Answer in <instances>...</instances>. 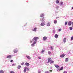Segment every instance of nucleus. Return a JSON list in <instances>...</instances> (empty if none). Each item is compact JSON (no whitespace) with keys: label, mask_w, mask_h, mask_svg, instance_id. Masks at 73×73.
Returning a JSON list of instances; mask_svg holds the SVG:
<instances>
[{"label":"nucleus","mask_w":73,"mask_h":73,"mask_svg":"<svg viewBox=\"0 0 73 73\" xmlns=\"http://www.w3.org/2000/svg\"><path fill=\"white\" fill-rule=\"evenodd\" d=\"M17 52H18V50H17V49H15L14 50V53H17Z\"/></svg>","instance_id":"0eeeda50"},{"label":"nucleus","mask_w":73,"mask_h":73,"mask_svg":"<svg viewBox=\"0 0 73 73\" xmlns=\"http://www.w3.org/2000/svg\"><path fill=\"white\" fill-rule=\"evenodd\" d=\"M44 52H45V50H42L40 52V53L41 54H43Z\"/></svg>","instance_id":"2eb2a0df"},{"label":"nucleus","mask_w":73,"mask_h":73,"mask_svg":"<svg viewBox=\"0 0 73 73\" xmlns=\"http://www.w3.org/2000/svg\"><path fill=\"white\" fill-rule=\"evenodd\" d=\"M69 29L70 30V31H72V29H73L72 28V27H69Z\"/></svg>","instance_id":"cd10ccee"},{"label":"nucleus","mask_w":73,"mask_h":73,"mask_svg":"<svg viewBox=\"0 0 73 73\" xmlns=\"http://www.w3.org/2000/svg\"><path fill=\"white\" fill-rule=\"evenodd\" d=\"M11 55H9L7 56V58H11Z\"/></svg>","instance_id":"f3484780"},{"label":"nucleus","mask_w":73,"mask_h":73,"mask_svg":"<svg viewBox=\"0 0 73 73\" xmlns=\"http://www.w3.org/2000/svg\"><path fill=\"white\" fill-rule=\"evenodd\" d=\"M60 5H63V2H61L60 3Z\"/></svg>","instance_id":"393cba45"},{"label":"nucleus","mask_w":73,"mask_h":73,"mask_svg":"<svg viewBox=\"0 0 73 73\" xmlns=\"http://www.w3.org/2000/svg\"><path fill=\"white\" fill-rule=\"evenodd\" d=\"M10 62H13V60H11L10 61Z\"/></svg>","instance_id":"ea45409f"},{"label":"nucleus","mask_w":73,"mask_h":73,"mask_svg":"<svg viewBox=\"0 0 73 73\" xmlns=\"http://www.w3.org/2000/svg\"><path fill=\"white\" fill-rule=\"evenodd\" d=\"M54 37H55V38H58V35H57V34H56L54 36Z\"/></svg>","instance_id":"412c9836"},{"label":"nucleus","mask_w":73,"mask_h":73,"mask_svg":"<svg viewBox=\"0 0 73 73\" xmlns=\"http://www.w3.org/2000/svg\"><path fill=\"white\" fill-rule=\"evenodd\" d=\"M45 20V18H43L42 19H40V21H42V22H43V21H44V22H45V21H44V20Z\"/></svg>","instance_id":"6e6552de"},{"label":"nucleus","mask_w":73,"mask_h":73,"mask_svg":"<svg viewBox=\"0 0 73 73\" xmlns=\"http://www.w3.org/2000/svg\"><path fill=\"white\" fill-rule=\"evenodd\" d=\"M44 22H42L40 24V25L41 26H44V25H45V23H44Z\"/></svg>","instance_id":"423d86ee"},{"label":"nucleus","mask_w":73,"mask_h":73,"mask_svg":"<svg viewBox=\"0 0 73 73\" xmlns=\"http://www.w3.org/2000/svg\"><path fill=\"white\" fill-rule=\"evenodd\" d=\"M63 73H67V72L66 71H64L63 72Z\"/></svg>","instance_id":"58836bf2"},{"label":"nucleus","mask_w":73,"mask_h":73,"mask_svg":"<svg viewBox=\"0 0 73 73\" xmlns=\"http://www.w3.org/2000/svg\"><path fill=\"white\" fill-rule=\"evenodd\" d=\"M53 62H54V61L53 60H51L50 62V64H52V63H53Z\"/></svg>","instance_id":"5701e85b"},{"label":"nucleus","mask_w":73,"mask_h":73,"mask_svg":"<svg viewBox=\"0 0 73 73\" xmlns=\"http://www.w3.org/2000/svg\"><path fill=\"white\" fill-rule=\"evenodd\" d=\"M66 38H64L63 39V42H64V44H65V43L66 42Z\"/></svg>","instance_id":"9b49d317"},{"label":"nucleus","mask_w":73,"mask_h":73,"mask_svg":"<svg viewBox=\"0 0 73 73\" xmlns=\"http://www.w3.org/2000/svg\"><path fill=\"white\" fill-rule=\"evenodd\" d=\"M24 64V63H22L21 64V65H23Z\"/></svg>","instance_id":"72a5a7b5"},{"label":"nucleus","mask_w":73,"mask_h":73,"mask_svg":"<svg viewBox=\"0 0 73 73\" xmlns=\"http://www.w3.org/2000/svg\"><path fill=\"white\" fill-rule=\"evenodd\" d=\"M38 59H39V60H40V59H41V57H38Z\"/></svg>","instance_id":"c9c22d12"},{"label":"nucleus","mask_w":73,"mask_h":73,"mask_svg":"<svg viewBox=\"0 0 73 73\" xmlns=\"http://www.w3.org/2000/svg\"><path fill=\"white\" fill-rule=\"evenodd\" d=\"M16 65V63H14L13 64H12V66H15V65Z\"/></svg>","instance_id":"a878e982"},{"label":"nucleus","mask_w":73,"mask_h":73,"mask_svg":"<svg viewBox=\"0 0 73 73\" xmlns=\"http://www.w3.org/2000/svg\"><path fill=\"white\" fill-rule=\"evenodd\" d=\"M45 73H49V72L48 71H46L45 72Z\"/></svg>","instance_id":"473e14b6"},{"label":"nucleus","mask_w":73,"mask_h":73,"mask_svg":"<svg viewBox=\"0 0 73 73\" xmlns=\"http://www.w3.org/2000/svg\"><path fill=\"white\" fill-rule=\"evenodd\" d=\"M59 8V6H57V7H56V9H57V8Z\"/></svg>","instance_id":"4c0bfd02"},{"label":"nucleus","mask_w":73,"mask_h":73,"mask_svg":"<svg viewBox=\"0 0 73 73\" xmlns=\"http://www.w3.org/2000/svg\"><path fill=\"white\" fill-rule=\"evenodd\" d=\"M32 31L34 32H36L37 31V28L35 27L34 28V29L32 30Z\"/></svg>","instance_id":"39448f33"},{"label":"nucleus","mask_w":73,"mask_h":73,"mask_svg":"<svg viewBox=\"0 0 73 73\" xmlns=\"http://www.w3.org/2000/svg\"><path fill=\"white\" fill-rule=\"evenodd\" d=\"M38 38H39L37 37H35L34 38L32 39L33 43L31 44V46L33 47V46H35V44H36L37 42V39Z\"/></svg>","instance_id":"f257e3e1"},{"label":"nucleus","mask_w":73,"mask_h":73,"mask_svg":"<svg viewBox=\"0 0 73 73\" xmlns=\"http://www.w3.org/2000/svg\"><path fill=\"white\" fill-rule=\"evenodd\" d=\"M48 54H49L50 55V54H51V52H50V51H48Z\"/></svg>","instance_id":"c756f323"},{"label":"nucleus","mask_w":73,"mask_h":73,"mask_svg":"<svg viewBox=\"0 0 73 73\" xmlns=\"http://www.w3.org/2000/svg\"><path fill=\"white\" fill-rule=\"evenodd\" d=\"M44 16V13H42L40 15V16L41 17H43Z\"/></svg>","instance_id":"a211bd4d"},{"label":"nucleus","mask_w":73,"mask_h":73,"mask_svg":"<svg viewBox=\"0 0 73 73\" xmlns=\"http://www.w3.org/2000/svg\"><path fill=\"white\" fill-rule=\"evenodd\" d=\"M30 43H32V41L31 40L30 41Z\"/></svg>","instance_id":"37998d69"},{"label":"nucleus","mask_w":73,"mask_h":73,"mask_svg":"<svg viewBox=\"0 0 73 73\" xmlns=\"http://www.w3.org/2000/svg\"><path fill=\"white\" fill-rule=\"evenodd\" d=\"M65 56V54H61L60 56V57H61V58H62L63 57H64V56Z\"/></svg>","instance_id":"4468645a"},{"label":"nucleus","mask_w":73,"mask_h":73,"mask_svg":"<svg viewBox=\"0 0 73 73\" xmlns=\"http://www.w3.org/2000/svg\"><path fill=\"white\" fill-rule=\"evenodd\" d=\"M25 65H26V66H29L30 65L29 63L28 62H26L25 63Z\"/></svg>","instance_id":"1a4fd4ad"},{"label":"nucleus","mask_w":73,"mask_h":73,"mask_svg":"<svg viewBox=\"0 0 73 73\" xmlns=\"http://www.w3.org/2000/svg\"><path fill=\"white\" fill-rule=\"evenodd\" d=\"M56 4H58L59 3V1L57 0L56 1Z\"/></svg>","instance_id":"b1692460"},{"label":"nucleus","mask_w":73,"mask_h":73,"mask_svg":"<svg viewBox=\"0 0 73 73\" xmlns=\"http://www.w3.org/2000/svg\"><path fill=\"white\" fill-rule=\"evenodd\" d=\"M50 22H48L46 24V25L47 27H49V26H50Z\"/></svg>","instance_id":"7ed1b4c3"},{"label":"nucleus","mask_w":73,"mask_h":73,"mask_svg":"<svg viewBox=\"0 0 73 73\" xmlns=\"http://www.w3.org/2000/svg\"><path fill=\"white\" fill-rule=\"evenodd\" d=\"M27 70H29V68H27Z\"/></svg>","instance_id":"c03bdc74"},{"label":"nucleus","mask_w":73,"mask_h":73,"mask_svg":"<svg viewBox=\"0 0 73 73\" xmlns=\"http://www.w3.org/2000/svg\"><path fill=\"white\" fill-rule=\"evenodd\" d=\"M68 25L69 26H70L72 25V22L71 21L68 22Z\"/></svg>","instance_id":"9d476101"},{"label":"nucleus","mask_w":73,"mask_h":73,"mask_svg":"<svg viewBox=\"0 0 73 73\" xmlns=\"http://www.w3.org/2000/svg\"><path fill=\"white\" fill-rule=\"evenodd\" d=\"M26 57H27V58L28 59H29V60L31 59V57L29 56H27Z\"/></svg>","instance_id":"ddd939ff"},{"label":"nucleus","mask_w":73,"mask_h":73,"mask_svg":"<svg viewBox=\"0 0 73 73\" xmlns=\"http://www.w3.org/2000/svg\"><path fill=\"white\" fill-rule=\"evenodd\" d=\"M43 40L44 41H45L47 40V37L46 36H44L43 38Z\"/></svg>","instance_id":"f03ea898"},{"label":"nucleus","mask_w":73,"mask_h":73,"mask_svg":"<svg viewBox=\"0 0 73 73\" xmlns=\"http://www.w3.org/2000/svg\"><path fill=\"white\" fill-rule=\"evenodd\" d=\"M21 68V66L18 65L17 67V68L18 69H20V68Z\"/></svg>","instance_id":"aec40b11"},{"label":"nucleus","mask_w":73,"mask_h":73,"mask_svg":"<svg viewBox=\"0 0 73 73\" xmlns=\"http://www.w3.org/2000/svg\"><path fill=\"white\" fill-rule=\"evenodd\" d=\"M38 73H40L41 71H38Z\"/></svg>","instance_id":"e433bc0d"},{"label":"nucleus","mask_w":73,"mask_h":73,"mask_svg":"<svg viewBox=\"0 0 73 73\" xmlns=\"http://www.w3.org/2000/svg\"><path fill=\"white\" fill-rule=\"evenodd\" d=\"M67 22H66L65 23V25H67Z\"/></svg>","instance_id":"f704fd0d"},{"label":"nucleus","mask_w":73,"mask_h":73,"mask_svg":"<svg viewBox=\"0 0 73 73\" xmlns=\"http://www.w3.org/2000/svg\"><path fill=\"white\" fill-rule=\"evenodd\" d=\"M51 49L52 50V49H53V47H52V46H51Z\"/></svg>","instance_id":"79ce46f5"},{"label":"nucleus","mask_w":73,"mask_h":73,"mask_svg":"<svg viewBox=\"0 0 73 73\" xmlns=\"http://www.w3.org/2000/svg\"><path fill=\"white\" fill-rule=\"evenodd\" d=\"M71 40H73V36H72L71 38Z\"/></svg>","instance_id":"2f4dec72"},{"label":"nucleus","mask_w":73,"mask_h":73,"mask_svg":"<svg viewBox=\"0 0 73 73\" xmlns=\"http://www.w3.org/2000/svg\"><path fill=\"white\" fill-rule=\"evenodd\" d=\"M55 66L56 68L57 69H58V68H59V66L57 65H55Z\"/></svg>","instance_id":"dca6fc26"},{"label":"nucleus","mask_w":73,"mask_h":73,"mask_svg":"<svg viewBox=\"0 0 73 73\" xmlns=\"http://www.w3.org/2000/svg\"><path fill=\"white\" fill-rule=\"evenodd\" d=\"M50 72H52V70H50Z\"/></svg>","instance_id":"49530a36"},{"label":"nucleus","mask_w":73,"mask_h":73,"mask_svg":"<svg viewBox=\"0 0 73 73\" xmlns=\"http://www.w3.org/2000/svg\"><path fill=\"white\" fill-rule=\"evenodd\" d=\"M54 24H56L57 23V20H54Z\"/></svg>","instance_id":"4be33fe9"},{"label":"nucleus","mask_w":73,"mask_h":73,"mask_svg":"<svg viewBox=\"0 0 73 73\" xmlns=\"http://www.w3.org/2000/svg\"><path fill=\"white\" fill-rule=\"evenodd\" d=\"M59 31H61V29H60L58 30Z\"/></svg>","instance_id":"a19ab883"},{"label":"nucleus","mask_w":73,"mask_h":73,"mask_svg":"<svg viewBox=\"0 0 73 73\" xmlns=\"http://www.w3.org/2000/svg\"><path fill=\"white\" fill-rule=\"evenodd\" d=\"M27 67H25L24 68V70H23L24 73L25 72L27 71Z\"/></svg>","instance_id":"20e7f679"},{"label":"nucleus","mask_w":73,"mask_h":73,"mask_svg":"<svg viewBox=\"0 0 73 73\" xmlns=\"http://www.w3.org/2000/svg\"><path fill=\"white\" fill-rule=\"evenodd\" d=\"M53 32L54 33H55V32H54V30L53 31Z\"/></svg>","instance_id":"a18cd8bd"},{"label":"nucleus","mask_w":73,"mask_h":73,"mask_svg":"<svg viewBox=\"0 0 73 73\" xmlns=\"http://www.w3.org/2000/svg\"><path fill=\"white\" fill-rule=\"evenodd\" d=\"M69 60V58H66L65 59V62H68Z\"/></svg>","instance_id":"6ab92c4d"},{"label":"nucleus","mask_w":73,"mask_h":73,"mask_svg":"<svg viewBox=\"0 0 73 73\" xmlns=\"http://www.w3.org/2000/svg\"><path fill=\"white\" fill-rule=\"evenodd\" d=\"M10 73H15V72L13 71H10Z\"/></svg>","instance_id":"7c9ffc66"},{"label":"nucleus","mask_w":73,"mask_h":73,"mask_svg":"<svg viewBox=\"0 0 73 73\" xmlns=\"http://www.w3.org/2000/svg\"><path fill=\"white\" fill-rule=\"evenodd\" d=\"M48 62H47V63H49V62H50L52 61V59L50 58H48Z\"/></svg>","instance_id":"f8f14e48"},{"label":"nucleus","mask_w":73,"mask_h":73,"mask_svg":"<svg viewBox=\"0 0 73 73\" xmlns=\"http://www.w3.org/2000/svg\"><path fill=\"white\" fill-rule=\"evenodd\" d=\"M63 67H62L60 69V70H62L63 69Z\"/></svg>","instance_id":"c85d7f7f"},{"label":"nucleus","mask_w":73,"mask_h":73,"mask_svg":"<svg viewBox=\"0 0 73 73\" xmlns=\"http://www.w3.org/2000/svg\"><path fill=\"white\" fill-rule=\"evenodd\" d=\"M52 67H50V69H52Z\"/></svg>","instance_id":"de8ad7c7"},{"label":"nucleus","mask_w":73,"mask_h":73,"mask_svg":"<svg viewBox=\"0 0 73 73\" xmlns=\"http://www.w3.org/2000/svg\"><path fill=\"white\" fill-rule=\"evenodd\" d=\"M0 73H4V71L3 70H0Z\"/></svg>","instance_id":"bb28decb"}]
</instances>
